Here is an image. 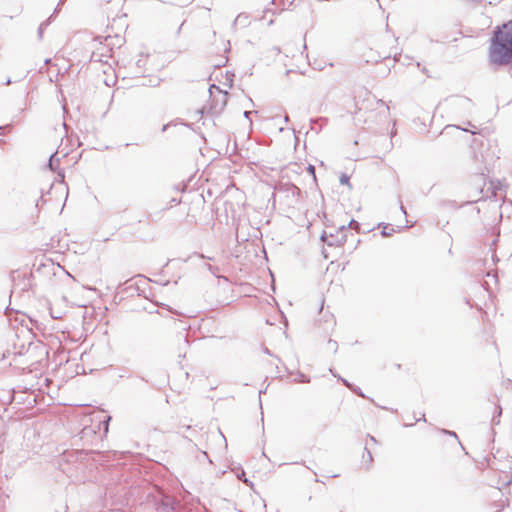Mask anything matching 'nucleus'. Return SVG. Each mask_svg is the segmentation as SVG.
I'll return each mask as SVG.
<instances>
[{"mask_svg":"<svg viewBox=\"0 0 512 512\" xmlns=\"http://www.w3.org/2000/svg\"><path fill=\"white\" fill-rule=\"evenodd\" d=\"M41 200H43V196H41V197L38 199V201H37L36 205H38V203H39V202H41Z\"/></svg>","mask_w":512,"mask_h":512,"instance_id":"35","label":"nucleus"},{"mask_svg":"<svg viewBox=\"0 0 512 512\" xmlns=\"http://www.w3.org/2000/svg\"><path fill=\"white\" fill-rule=\"evenodd\" d=\"M512 483V478L504 483V485H510Z\"/></svg>","mask_w":512,"mask_h":512,"instance_id":"31","label":"nucleus"},{"mask_svg":"<svg viewBox=\"0 0 512 512\" xmlns=\"http://www.w3.org/2000/svg\"><path fill=\"white\" fill-rule=\"evenodd\" d=\"M97 56V53H93L92 57L95 58Z\"/></svg>","mask_w":512,"mask_h":512,"instance_id":"39","label":"nucleus"},{"mask_svg":"<svg viewBox=\"0 0 512 512\" xmlns=\"http://www.w3.org/2000/svg\"><path fill=\"white\" fill-rule=\"evenodd\" d=\"M58 161H59V159L57 158V153L52 154L49 158V163H48L49 168L51 170H55L56 169L55 164Z\"/></svg>","mask_w":512,"mask_h":512,"instance_id":"8","label":"nucleus"},{"mask_svg":"<svg viewBox=\"0 0 512 512\" xmlns=\"http://www.w3.org/2000/svg\"><path fill=\"white\" fill-rule=\"evenodd\" d=\"M251 113H252L251 111H245V112H244V116H245L246 118H249V116H250V114H251Z\"/></svg>","mask_w":512,"mask_h":512,"instance_id":"28","label":"nucleus"},{"mask_svg":"<svg viewBox=\"0 0 512 512\" xmlns=\"http://www.w3.org/2000/svg\"><path fill=\"white\" fill-rule=\"evenodd\" d=\"M299 380H302V382H307L308 380L302 379V377H299Z\"/></svg>","mask_w":512,"mask_h":512,"instance_id":"38","label":"nucleus"},{"mask_svg":"<svg viewBox=\"0 0 512 512\" xmlns=\"http://www.w3.org/2000/svg\"><path fill=\"white\" fill-rule=\"evenodd\" d=\"M299 380H302V382H307L308 380L302 379V377H299Z\"/></svg>","mask_w":512,"mask_h":512,"instance_id":"37","label":"nucleus"},{"mask_svg":"<svg viewBox=\"0 0 512 512\" xmlns=\"http://www.w3.org/2000/svg\"><path fill=\"white\" fill-rule=\"evenodd\" d=\"M65 0H60L59 3L57 4V7L55 8L54 10V14L58 13L60 7L64 4Z\"/></svg>","mask_w":512,"mask_h":512,"instance_id":"22","label":"nucleus"},{"mask_svg":"<svg viewBox=\"0 0 512 512\" xmlns=\"http://www.w3.org/2000/svg\"><path fill=\"white\" fill-rule=\"evenodd\" d=\"M248 24H249V17H248V15H245V14H239L233 22L234 27H236L238 25H240L242 27H246Z\"/></svg>","mask_w":512,"mask_h":512,"instance_id":"4","label":"nucleus"},{"mask_svg":"<svg viewBox=\"0 0 512 512\" xmlns=\"http://www.w3.org/2000/svg\"><path fill=\"white\" fill-rule=\"evenodd\" d=\"M400 209H401V211H402L404 214H406V210H405V208H404V206H403L402 204H401V206H400Z\"/></svg>","mask_w":512,"mask_h":512,"instance_id":"30","label":"nucleus"},{"mask_svg":"<svg viewBox=\"0 0 512 512\" xmlns=\"http://www.w3.org/2000/svg\"><path fill=\"white\" fill-rule=\"evenodd\" d=\"M497 410H498L497 416H494V417L492 418V423H493L494 425H497V424H499V423H500L499 417L501 416L502 409H501V407H497Z\"/></svg>","mask_w":512,"mask_h":512,"instance_id":"11","label":"nucleus"},{"mask_svg":"<svg viewBox=\"0 0 512 512\" xmlns=\"http://www.w3.org/2000/svg\"><path fill=\"white\" fill-rule=\"evenodd\" d=\"M145 62H146V59H144L143 56L141 55V58L137 60L136 65L139 68H141L145 65Z\"/></svg>","mask_w":512,"mask_h":512,"instance_id":"19","label":"nucleus"},{"mask_svg":"<svg viewBox=\"0 0 512 512\" xmlns=\"http://www.w3.org/2000/svg\"><path fill=\"white\" fill-rule=\"evenodd\" d=\"M110 419H111V417H108L107 420L105 421V432L108 431V422Z\"/></svg>","mask_w":512,"mask_h":512,"instance_id":"26","label":"nucleus"},{"mask_svg":"<svg viewBox=\"0 0 512 512\" xmlns=\"http://www.w3.org/2000/svg\"><path fill=\"white\" fill-rule=\"evenodd\" d=\"M167 127H168V125H167V124H166V125H164V126L162 127V132H165V131H166V129H167Z\"/></svg>","mask_w":512,"mask_h":512,"instance_id":"32","label":"nucleus"},{"mask_svg":"<svg viewBox=\"0 0 512 512\" xmlns=\"http://www.w3.org/2000/svg\"><path fill=\"white\" fill-rule=\"evenodd\" d=\"M339 379L342 381V383L348 387L350 390L352 389L353 385L349 383L346 379L339 377Z\"/></svg>","mask_w":512,"mask_h":512,"instance_id":"20","label":"nucleus"},{"mask_svg":"<svg viewBox=\"0 0 512 512\" xmlns=\"http://www.w3.org/2000/svg\"><path fill=\"white\" fill-rule=\"evenodd\" d=\"M113 40H114V38L112 36H106L104 38L105 45H104L103 49L108 48L110 45H112L113 44Z\"/></svg>","mask_w":512,"mask_h":512,"instance_id":"13","label":"nucleus"},{"mask_svg":"<svg viewBox=\"0 0 512 512\" xmlns=\"http://www.w3.org/2000/svg\"><path fill=\"white\" fill-rule=\"evenodd\" d=\"M449 128H456V129H460V130H462V131H468V129L463 128V127H459V126H456V125H454V126H450V125H448V126H446V127H445V130H447V129H449ZM469 132H470L471 134H477V132H476V131H473V130H469Z\"/></svg>","mask_w":512,"mask_h":512,"instance_id":"14","label":"nucleus"},{"mask_svg":"<svg viewBox=\"0 0 512 512\" xmlns=\"http://www.w3.org/2000/svg\"><path fill=\"white\" fill-rule=\"evenodd\" d=\"M369 437H370V440H371V441H373V442H375V443L377 442V441H376V439H375V437H373V436H369Z\"/></svg>","mask_w":512,"mask_h":512,"instance_id":"33","label":"nucleus"},{"mask_svg":"<svg viewBox=\"0 0 512 512\" xmlns=\"http://www.w3.org/2000/svg\"><path fill=\"white\" fill-rule=\"evenodd\" d=\"M488 57L495 66L512 64V20L495 27Z\"/></svg>","mask_w":512,"mask_h":512,"instance_id":"1","label":"nucleus"},{"mask_svg":"<svg viewBox=\"0 0 512 512\" xmlns=\"http://www.w3.org/2000/svg\"><path fill=\"white\" fill-rule=\"evenodd\" d=\"M364 450H365L367 456H365V455L363 456V464H365L366 467L369 468L373 461V457H372L370 450H368L367 447H365Z\"/></svg>","mask_w":512,"mask_h":512,"instance_id":"6","label":"nucleus"},{"mask_svg":"<svg viewBox=\"0 0 512 512\" xmlns=\"http://www.w3.org/2000/svg\"><path fill=\"white\" fill-rule=\"evenodd\" d=\"M50 18H48L46 21L42 22L38 28V37L39 39H42L43 37V31L44 29L50 24Z\"/></svg>","mask_w":512,"mask_h":512,"instance_id":"7","label":"nucleus"},{"mask_svg":"<svg viewBox=\"0 0 512 512\" xmlns=\"http://www.w3.org/2000/svg\"><path fill=\"white\" fill-rule=\"evenodd\" d=\"M348 226H349V228H351V229H357V228H359V223H358L357 221H355V220H353V219H352V220L349 222Z\"/></svg>","mask_w":512,"mask_h":512,"instance_id":"18","label":"nucleus"},{"mask_svg":"<svg viewBox=\"0 0 512 512\" xmlns=\"http://www.w3.org/2000/svg\"><path fill=\"white\" fill-rule=\"evenodd\" d=\"M327 346H328V349L333 351L334 353L337 352L338 350V344L336 341L332 340V339H329L328 343H327Z\"/></svg>","mask_w":512,"mask_h":512,"instance_id":"10","label":"nucleus"},{"mask_svg":"<svg viewBox=\"0 0 512 512\" xmlns=\"http://www.w3.org/2000/svg\"><path fill=\"white\" fill-rule=\"evenodd\" d=\"M346 241V238L344 235H342L341 237H338L335 242L334 241H328L327 244L329 246H333V245H342L344 242Z\"/></svg>","mask_w":512,"mask_h":512,"instance_id":"9","label":"nucleus"},{"mask_svg":"<svg viewBox=\"0 0 512 512\" xmlns=\"http://www.w3.org/2000/svg\"><path fill=\"white\" fill-rule=\"evenodd\" d=\"M470 104V100L469 99H460V105L461 106H466V105H469Z\"/></svg>","mask_w":512,"mask_h":512,"instance_id":"23","label":"nucleus"},{"mask_svg":"<svg viewBox=\"0 0 512 512\" xmlns=\"http://www.w3.org/2000/svg\"><path fill=\"white\" fill-rule=\"evenodd\" d=\"M4 143H5V141L0 139V145H3Z\"/></svg>","mask_w":512,"mask_h":512,"instance_id":"36","label":"nucleus"},{"mask_svg":"<svg viewBox=\"0 0 512 512\" xmlns=\"http://www.w3.org/2000/svg\"><path fill=\"white\" fill-rule=\"evenodd\" d=\"M58 175H59L62 179H64V173H63V172L58 173Z\"/></svg>","mask_w":512,"mask_h":512,"instance_id":"34","label":"nucleus"},{"mask_svg":"<svg viewBox=\"0 0 512 512\" xmlns=\"http://www.w3.org/2000/svg\"><path fill=\"white\" fill-rule=\"evenodd\" d=\"M327 122L326 119L320 118L317 120H311V130L315 131L316 134L322 129V125Z\"/></svg>","mask_w":512,"mask_h":512,"instance_id":"5","label":"nucleus"},{"mask_svg":"<svg viewBox=\"0 0 512 512\" xmlns=\"http://www.w3.org/2000/svg\"><path fill=\"white\" fill-rule=\"evenodd\" d=\"M178 505V501L168 495H163L161 501L157 503V509L160 512H173Z\"/></svg>","mask_w":512,"mask_h":512,"instance_id":"3","label":"nucleus"},{"mask_svg":"<svg viewBox=\"0 0 512 512\" xmlns=\"http://www.w3.org/2000/svg\"><path fill=\"white\" fill-rule=\"evenodd\" d=\"M308 172L315 178V167L313 165L308 166Z\"/></svg>","mask_w":512,"mask_h":512,"instance_id":"24","label":"nucleus"},{"mask_svg":"<svg viewBox=\"0 0 512 512\" xmlns=\"http://www.w3.org/2000/svg\"><path fill=\"white\" fill-rule=\"evenodd\" d=\"M441 431H442V433L452 436L458 440V436L454 431H450V430H446V429H442Z\"/></svg>","mask_w":512,"mask_h":512,"instance_id":"16","label":"nucleus"},{"mask_svg":"<svg viewBox=\"0 0 512 512\" xmlns=\"http://www.w3.org/2000/svg\"><path fill=\"white\" fill-rule=\"evenodd\" d=\"M386 229H387V227H384V229L382 230L381 234H382L383 236H389V235H391V232L387 231Z\"/></svg>","mask_w":512,"mask_h":512,"instance_id":"25","label":"nucleus"},{"mask_svg":"<svg viewBox=\"0 0 512 512\" xmlns=\"http://www.w3.org/2000/svg\"><path fill=\"white\" fill-rule=\"evenodd\" d=\"M222 97H223V106H224L227 101V93H224Z\"/></svg>","mask_w":512,"mask_h":512,"instance_id":"27","label":"nucleus"},{"mask_svg":"<svg viewBox=\"0 0 512 512\" xmlns=\"http://www.w3.org/2000/svg\"><path fill=\"white\" fill-rule=\"evenodd\" d=\"M12 292L28 291L32 287V273H23L20 271L11 272Z\"/></svg>","mask_w":512,"mask_h":512,"instance_id":"2","label":"nucleus"},{"mask_svg":"<svg viewBox=\"0 0 512 512\" xmlns=\"http://www.w3.org/2000/svg\"><path fill=\"white\" fill-rule=\"evenodd\" d=\"M11 127V124L0 126V136L5 135L8 131H10Z\"/></svg>","mask_w":512,"mask_h":512,"instance_id":"12","label":"nucleus"},{"mask_svg":"<svg viewBox=\"0 0 512 512\" xmlns=\"http://www.w3.org/2000/svg\"><path fill=\"white\" fill-rule=\"evenodd\" d=\"M11 79L10 78H7V80L5 81V85H10L11 84Z\"/></svg>","mask_w":512,"mask_h":512,"instance_id":"29","label":"nucleus"},{"mask_svg":"<svg viewBox=\"0 0 512 512\" xmlns=\"http://www.w3.org/2000/svg\"><path fill=\"white\" fill-rule=\"evenodd\" d=\"M244 475H245V473H244V472H242V474H241V475H238V478H239L240 480H242L244 483L249 484V485H251V486H252V483H251V482H249V481H248V479L243 478V476H244Z\"/></svg>","mask_w":512,"mask_h":512,"instance_id":"21","label":"nucleus"},{"mask_svg":"<svg viewBox=\"0 0 512 512\" xmlns=\"http://www.w3.org/2000/svg\"><path fill=\"white\" fill-rule=\"evenodd\" d=\"M354 393H356L358 396L365 398L364 393L361 391L360 388L353 386L351 389Z\"/></svg>","mask_w":512,"mask_h":512,"instance_id":"15","label":"nucleus"},{"mask_svg":"<svg viewBox=\"0 0 512 512\" xmlns=\"http://www.w3.org/2000/svg\"><path fill=\"white\" fill-rule=\"evenodd\" d=\"M340 183L349 185V177L346 174H342L340 177Z\"/></svg>","mask_w":512,"mask_h":512,"instance_id":"17","label":"nucleus"}]
</instances>
